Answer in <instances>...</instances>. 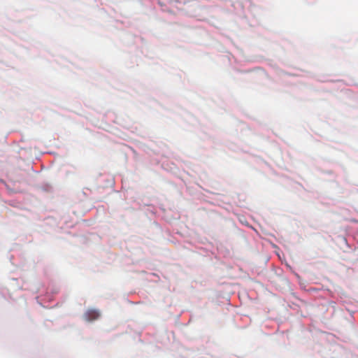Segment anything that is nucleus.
<instances>
[{
    "mask_svg": "<svg viewBox=\"0 0 358 358\" xmlns=\"http://www.w3.org/2000/svg\"><path fill=\"white\" fill-rule=\"evenodd\" d=\"M99 316V312L96 310H88L85 314V317L87 321L95 320L98 319Z\"/></svg>",
    "mask_w": 358,
    "mask_h": 358,
    "instance_id": "obj_1",
    "label": "nucleus"
}]
</instances>
